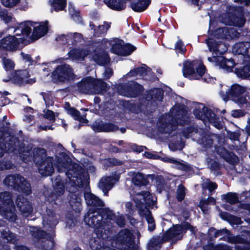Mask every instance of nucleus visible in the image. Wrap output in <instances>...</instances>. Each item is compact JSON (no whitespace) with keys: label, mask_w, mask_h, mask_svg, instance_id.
<instances>
[{"label":"nucleus","mask_w":250,"mask_h":250,"mask_svg":"<svg viewBox=\"0 0 250 250\" xmlns=\"http://www.w3.org/2000/svg\"><path fill=\"white\" fill-rule=\"evenodd\" d=\"M17 154L18 152L20 157L25 163L33 160L37 163L41 160L42 162L39 167V173L44 176H50L54 172L53 166V158L50 157L46 158V151L43 148H36L32 151L29 146H25L21 143L18 150L14 151Z\"/></svg>","instance_id":"obj_1"},{"label":"nucleus","mask_w":250,"mask_h":250,"mask_svg":"<svg viewBox=\"0 0 250 250\" xmlns=\"http://www.w3.org/2000/svg\"><path fill=\"white\" fill-rule=\"evenodd\" d=\"M113 215L111 211L103 209L102 212L94 211L90 209L85 215L84 221L86 225L95 229V231L98 236L104 238V234H107L110 226V220L113 219Z\"/></svg>","instance_id":"obj_2"},{"label":"nucleus","mask_w":250,"mask_h":250,"mask_svg":"<svg viewBox=\"0 0 250 250\" xmlns=\"http://www.w3.org/2000/svg\"><path fill=\"white\" fill-rule=\"evenodd\" d=\"M31 23L22 22L17 27L14 31V35L7 36L0 40V48L7 50L13 51L17 49L21 43H23L28 37ZM2 33L0 32V38Z\"/></svg>","instance_id":"obj_3"},{"label":"nucleus","mask_w":250,"mask_h":250,"mask_svg":"<svg viewBox=\"0 0 250 250\" xmlns=\"http://www.w3.org/2000/svg\"><path fill=\"white\" fill-rule=\"evenodd\" d=\"M132 198L139 209V213L142 217H145L148 224V229L153 231L155 229V224L151 213L146 206H152L155 204L154 198L148 191L137 192L133 195L131 194Z\"/></svg>","instance_id":"obj_4"},{"label":"nucleus","mask_w":250,"mask_h":250,"mask_svg":"<svg viewBox=\"0 0 250 250\" xmlns=\"http://www.w3.org/2000/svg\"><path fill=\"white\" fill-rule=\"evenodd\" d=\"M187 111L183 105H176L170 111V113L162 115L157 122L158 129L163 133H170L175 130L178 120L184 118Z\"/></svg>","instance_id":"obj_5"},{"label":"nucleus","mask_w":250,"mask_h":250,"mask_svg":"<svg viewBox=\"0 0 250 250\" xmlns=\"http://www.w3.org/2000/svg\"><path fill=\"white\" fill-rule=\"evenodd\" d=\"M57 167L59 172H64L69 179L66 182V188L69 192H74L77 187L82 185V172L78 169V166L72 165L68 163L59 162Z\"/></svg>","instance_id":"obj_6"},{"label":"nucleus","mask_w":250,"mask_h":250,"mask_svg":"<svg viewBox=\"0 0 250 250\" xmlns=\"http://www.w3.org/2000/svg\"><path fill=\"white\" fill-rule=\"evenodd\" d=\"M80 90L87 94H98L107 89V84L101 80L87 78L79 84Z\"/></svg>","instance_id":"obj_7"},{"label":"nucleus","mask_w":250,"mask_h":250,"mask_svg":"<svg viewBox=\"0 0 250 250\" xmlns=\"http://www.w3.org/2000/svg\"><path fill=\"white\" fill-rule=\"evenodd\" d=\"M29 230L33 236L39 239L36 243L37 247L43 250H51L53 249L54 242L52 235L34 227H30Z\"/></svg>","instance_id":"obj_8"},{"label":"nucleus","mask_w":250,"mask_h":250,"mask_svg":"<svg viewBox=\"0 0 250 250\" xmlns=\"http://www.w3.org/2000/svg\"><path fill=\"white\" fill-rule=\"evenodd\" d=\"M3 183L5 185L12 187L27 194L31 193L30 184L20 175H9L4 179Z\"/></svg>","instance_id":"obj_9"},{"label":"nucleus","mask_w":250,"mask_h":250,"mask_svg":"<svg viewBox=\"0 0 250 250\" xmlns=\"http://www.w3.org/2000/svg\"><path fill=\"white\" fill-rule=\"evenodd\" d=\"M194 114L197 118L203 121H205L206 119L208 120L210 123L212 124L218 129L222 127V124L219 121V119L216 118L215 114L202 104H198L197 108L194 110Z\"/></svg>","instance_id":"obj_10"},{"label":"nucleus","mask_w":250,"mask_h":250,"mask_svg":"<svg viewBox=\"0 0 250 250\" xmlns=\"http://www.w3.org/2000/svg\"><path fill=\"white\" fill-rule=\"evenodd\" d=\"M185 229H189L192 232L195 231L194 227L187 222L184 223L182 225H176L170 228L164 234V241H167L171 240L172 241H175L181 239Z\"/></svg>","instance_id":"obj_11"},{"label":"nucleus","mask_w":250,"mask_h":250,"mask_svg":"<svg viewBox=\"0 0 250 250\" xmlns=\"http://www.w3.org/2000/svg\"><path fill=\"white\" fill-rule=\"evenodd\" d=\"M19 145V142L16 138L0 131V157L3 156L5 150L9 153L16 151L15 147Z\"/></svg>","instance_id":"obj_12"},{"label":"nucleus","mask_w":250,"mask_h":250,"mask_svg":"<svg viewBox=\"0 0 250 250\" xmlns=\"http://www.w3.org/2000/svg\"><path fill=\"white\" fill-rule=\"evenodd\" d=\"M196 66L195 62L187 61L184 64L183 68V75L189 79H199L205 72V67L203 65H199L195 71Z\"/></svg>","instance_id":"obj_13"},{"label":"nucleus","mask_w":250,"mask_h":250,"mask_svg":"<svg viewBox=\"0 0 250 250\" xmlns=\"http://www.w3.org/2000/svg\"><path fill=\"white\" fill-rule=\"evenodd\" d=\"M109 43L112 45V52L118 55L127 56L135 49L134 46L118 39L109 42Z\"/></svg>","instance_id":"obj_14"},{"label":"nucleus","mask_w":250,"mask_h":250,"mask_svg":"<svg viewBox=\"0 0 250 250\" xmlns=\"http://www.w3.org/2000/svg\"><path fill=\"white\" fill-rule=\"evenodd\" d=\"M247 88L239 84H233L230 89L227 86L223 87L220 92V95L223 100L227 101L229 96H231L232 99L246 93Z\"/></svg>","instance_id":"obj_15"},{"label":"nucleus","mask_w":250,"mask_h":250,"mask_svg":"<svg viewBox=\"0 0 250 250\" xmlns=\"http://www.w3.org/2000/svg\"><path fill=\"white\" fill-rule=\"evenodd\" d=\"M54 79L60 82H63L72 78L73 76L72 69L68 64H62L58 66L52 73Z\"/></svg>","instance_id":"obj_16"},{"label":"nucleus","mask_w":250,"mask_h":250,"mask_svg":"<svg viewBox=\"0 0 250 250\" xmlns=\"http://www.w3.org/2000/svg\"><path fill=\"white\" fill-rule=\"evenodd\" d=\"M29 74L27 70H18L14 72V74H11L10 76L7 79H3L4 82H7L11 80L14 83L22 84L24 83H33L35 82L34 79H28Z\"/></svg>","instance_id":"obj_17"},{"label":"nucleus","mask_w":250,"mask_h":250,"mask_svg":"<svg viewBox=\"0 0 250 250\" xmlns=\"http://www.w3.org/2000/svg\"><path fill=\"white\" fill-rule=\"evenodd\" d=\"M24 22H30L31 23L30 30L28 34V37L31 33V31L33 29V31L31 36V38L33 40H37L46 34L48 31V21H46L44 22L41 23L38 25V23H33L31 21H27Z\"/></svg>","instance_id":"obj_18"},{"label":"nucleus","mask_w":250,"mask_h":250,"mask_svg":"<svg viewBox=\"0 0 250 250\" xmlns=\"http://www.w3.org/2000/svg\"><path fill=\"white\" fill-rule=\"evenodd\" d=\"M142 90V85L133 82L129 85H124L119 90V93L123 96L132 98L136 97Z\"/></svg>","instance_id":"obj_19"},{"label":"nucleus","mask_w":250,"mask_h":250,"mask_svg":"<svg viewBox=\"0 0 250 250\" xmlns=\"http://www.w3.org/2000/svg\"><path fill=\"white\" fill-rule=\"evenodd\" d=\"M232 51L235 54L241 55L244 57V60L246 62L250 61V42H243L235 44L232 48Z\"/></svg>","instance_id":"obj_20"},{"label":"nucleus","mask_w":250,"mask_h":250,"mask_svg":"<svg viewBox=\"0 0 250 250\" xmlns=\"http://www.w3.org/2000/svg\"><path fill=\"white\" fill-rule=\"evenodd\" d=\"M16 204L19 211L21 213L27 216L33 211V207L31 203L25 198L21 195H19L16 200Z\"/></svg>","instance_id":"obj_21"},{"label":"nucleus","mask_w":250,"mask_h":250,"mask_svg":"<svg viewBox=\"0 0 250 250\" xmlns=\"http://www.w3.org/2000/svg\"><path fill=\"white\" fill-rule=\"evenodd\" d=\"M118 240L125 245L124 250H134L132 234L129 230H121L118 234Z\"/></svg>","instance_id":"obj_22"},{"label":"nucleus","mask_w":250,"mask_h":250,"mask_svg":"<svg viewBox=\"0 0 250 250\" xmlns=\"http://www.w3.org/2000/svg\"><path fill=\"white\" fill-rule=\"evenodd\" d=\"M58 221L55 213L50 210H47V214L43 217L44 228L48 231L53 230Z\"/></svg>","instance_id":"obj_23"},{"label":"nucleus","mask_w":250,"mask_h":250,"mask_svg":"<svg viewBox=\"0 0 250 250\" xmlns=\"http://www.w3.org/2000/svg\"><path fill=\"white\" fill-rule=\"evenodd\" d=\"M118 180V177L115 176H107L101 179L99 183V187L104 192V195L113 187L114 184Z\"/></svg>","instance_id":"obj_24"},{"label":"nucleus","mask_w":250,"mask_h":250,"mask_svg":"<svg viewBox=\"0 0 250 250\" xmlns=\"http://www.w3.org/2000/svg\"><path fill=\"white\" fill-rule=\"evenodd\" d=\"M223 235H226V240L232 244H243L246 243V240L239 236H232L226 229L216 230L214 232V237H217Z\"/></svg>","instance_id":"obj_25"},{"label":"nucleus","mask_w":250,"mask_h":250,"mask_svg":"<svg viewBox=\"0 0 250 250\" xmlns=\"http://www.w3.org/2000/svg\"><path fill=\"white\" fill-rule=\"evenodd\" d=\"M208 48L211 52L216 55H221L227 49L226 46L220 41H216L213 38H208L206 40Z\"/></svg>","instance_id":"obj_26"},{"label":"nucleus","mask_w":250,"mask_h":250,"mask_svg":"<svg viewBox=\"0 0 250 250\" xmlns=\"http://www.w3.org/2000/svg\"><path fill=\"white\" fill-rule=\"evenodd\" d=\"M85 199L87 204L92 207H95L98 211L102 212L104 209H101L104 206V203L98 197L91 193H86L84 195Z\"/></svg>","instance_id":"obj_27"},{"label":"nucleus","mask_w":250,"mask_h":250,"mask_svg":"<svg viewBox=\"0 0 250 250\" xmlns=\"http://www.w3.org/2000/svg\"><path fill=\"white\" fill-rule=\"evenodd\" d=\"M233 16L230 13H228L224 14L222 16V22L226 24L233 25L238 27H242L244 25L246 22V20L245 19L237 18V19L238 20H239L240 21V22L238 23L233 21Z\"/></svg>","instance_id":"obj_28"},{"label":"nucleus","mask_w":250,"mask_h":250,"mask_svg":"<svg viewBox=\"0 0 250 250\" xmlns=\"http://www.w3.org/2000/svg\"><path fill=\"white\" fill-rule=\"evenodd\" d=\"M92 129L95 132H110L117 130L118 127L111 124H97L92 125Z\"/></svg>","instance_id":"obj_29"},{"label":"nucleus","mask_w":250,"mask_h":250,"mask_svg":"<svg viewBox=\"0 0 250 250\" xmlns=\"http://www.w3.org/2000/svg\"><path fill=\"white\" fill-rule=\"evenodd\" d=\"M163 98V92L160 89L155 88L149 91L146 96V100L150 102V104H152L153 102L156 103L157 102H160Z\"/></svg>","instance_id":"obj_30"},{"label":"nucleus","mask_w":250,"mask_h":250,"mask_svg":"<svg viewBox=\"0 0 250 250\" xmlns=\"http://www.w3.org/2000/svg\"><path fill=\"white\" fill-rule=\"evenodd\" d=\"M65 108L67 113L71 115L75 120L83 123H86L87 122L84 115H81L80 112L74 108L70 107L68 103L65 104Z\"/></svg>","instance_id":"obj_31"},{"label":"nucleus","mask_w":250,"mask_h":250,"mask_svg":"<svg viewBox=\"0 0 250 250\" xmlns=\"http://www.w3.org/2000/svg\"><path fill=\"white\" fill-rule=\"evenodd\" d=\"M219 66L227 71L229 72L235 65V62L232 59H226L223 56H219Z\"/></svg>","instance_id":"obj_32"},{"label":"nucleus","mask_w":250,"mask_h":250,"mask_svg":"<svg viewBox=\"0 0 250 250\" xmlns=\"http://www.w3.org/2000/svg\"><path fill=\"white\" fill-rule=\"evenodd\" d=\"M132 176V182L137 186H145L147 184V180L141 173H130Z\"/></svg>","instance_id":"obj_33"},{"label":"nucleus","mask_w":250,"mask_h":250,"mask_svg":"<svg viewBox=\"0 0 250 250\" xmlns=\"http://www.w3.org/2000/svg\"><path fill=\"white\" fill-rule=\"evenodd\" d=\"M88 54L86 50L79 49H72L68 53L69 57L72 60H83Z\"/></svg>","instance_id":"obj_34"},{"label":"nucleus","mask_w":250,"mask_h":250,"mask_svg":"<svg viewBox=\"0 0 250 250\" xmlns=\"http://www.w3.org/2000/svg\"><path fill=\"white\" fill-rule=\"evenodd\" d=\"M104 2L107 6L115 10H122L125 7V1L122 0H104Z\"/></svg>","instance_id":"obj_35"},{"label":"nucleus","mask_w":250,"mask_h":250,"mask_svg":"<svg viewBox=\"0 0 250 250\" xmlns=\"http://www.w3.org/2000/svg\"><path fill=\"white\" fill-rule=\"evenodd\" d=\"M217 139V137L215 135H206L198 140V142L199 144L203 145L206 148H210L212 146L213 141Z\"/></svg>","instance_id":"obj_36"},{"label":"nucleus","mask_w":250,"mask_h":250,"mask_svg":"<svg viewBox=\"0 0 250 250\" xmlns=\"http://www.w3.org/2000/svg\"><path fill=\"white\" fill-rule=\"evenodd\" d=\"M151 2V0H138L131 4L132 9L136 12H142L146 10Z\"/></svg>","instance_id":"obj_37"},{"label":"nucleus","mask_w":250,"mask_h":250,"mask_svg":"<svg viewBox=\"0 0 250 250\" xmlns=\"http://www.w3.org/2000/svg\"><path fill=\"white\" fill-rule=\"evenodd\" d=\"M51 10L53 9L58 12L63 10L65 7L66 4V0H49Z\"/></svg>","instance_id":"obj_38"},{"label":"nucleus","mask_w":250,"mask_h":250,"mask_svg":"<svg viewBox=\"0 0 250 250\" xmlns=\"http://www.w3.org/2000/svg\"><path fill=\"white\" fill-rule=\"evenodd\" d=\"M166 241H164L163 237L162 238L160 237L153 238L149 241L148 249L149 250H159L162 244Z\"/></svg>","instance_id":"obj_39"},{"label":"nucleus","mask_w":250,"mask_h":250,"mask_svg":"<svg viewBox=\"0 0 250 250\" xmlns=\"http://www.w3.org/2000/svg\"><path fill=\"white\" fill-rule=\"evenodd\" d=\"M93 58L94 61L100 65H104L109 62L108 55L105 52L95 55Z\"/></svg>","instance_id":"obj_40"},{"label":"nucleus","mask_w":250,"mask_h":250,"mask_svg":"<svg viewBox=\"0 0 250 250\" xmlns=\"http://www.w3.org/2000/svg\"><path fill=\"white\" fill-rule=\"evenodd\" d=\"M89 26L91 29L94 31V34L99 36L100 34L105 33L110 27V24L107 22H104V25H99L96 29L95 28V25L90 23Z\"/></svg>","instance_id":"obj_41"},{"label":"nucleus","mask_w":250,"mask_h":250,"mask_svg":"<svg viewBox=\"0 0 250 250\" xmlns=\"http://www.w3.org/2000/svg\"><path fill=\"white\" fill-rule=\"evenodd\" d=\"M1 236L8 242L13 243H16L18 240V238L16 235L9 230H3L1 231Z\"/></svg>","instance_id":"obj_42"},{"label":"nucleus","mask_w":250,"mask_h":250,"mask_svg":"<svg viewBox=\"0 0 250 250\" xmlns=\"http://www.w3.org/2000/svg\"><path fill=\"white\" fill-rule=\"evenodd\" d=\"M235 73L239 77L249 78L250 80V68L248 66H245L243 68L236 69Z\"/></svg>","instance_id":"obj_43"},{"label":"nucleus","mask_w":250,"mask_h":250,"mask_svg":"<svg viewBox=\"0 0 250 250\" xmlns=\"http://www.w3.org/2000/svg\"><path fill=\"white\" fill-rule=\"evenodd\" d=\"M250 98L247 95V91L244 94L233 99V101L240 105L247 104Z\"/></svg>","instance_id":"obj_44"},{"label":"nucleus","mask_w":250,"mask_h":250,"mask_svg":"<svg viewBox=\"0 0 250 250\" xmlns=\"http://www.w3.org/2000/svg\"><path fill=\"white\" fill-rule=\"evenodd\" d=\"M222 197L228 203L233 204L238 201V198L235 193H229L226 195H223Z\"/></svg>","instance_id":"obj_45"},{"label":"nucleus","mask_w":250,"mask_h":250,"mask_svg":"<svg viewBox=\"0 0 250 250\" xmlns=\"http://www.w3.org/2000/svg\"><path fill=\"white\" fill-rule=\"evenodd\" d=\"M227 32H228V27H224L221 28H219L215 31L214 36L216 39H226V36L225 34L227 33Z\"/></svg>","instance_id":"obj_46"},{"label":"nucleus","mask_w":250,"mask_h":250,"mask_svg":"<svg viewBox=\"0 0 250 250\" xmlns=\"http://www.w3.org/2000/svg\"><path fill=\"white\" fill-rule=\"evenodd\" d=\"M68 10L70 15L75 21H80V18L79 16V12L75 10L74 5L71 2L69 3Z\"/></svg>","instance_id":"obj_47"},{"label":"nucleus","mask_w":250,"mask_h":250,"mask_svg":"<svg viewBox=\"0 0 250 250\" xmlns=\"http://www.w3.org/2000/svg\"><path fill=\"white\" fill-rule=\"evenodd\" d=\"M202 188L204 189H208L210 191H212L217 187L216 183L210 182L209 180L207 179L202 184Z\"/></svg>","instance_id":"obj_48"},{"label":"nucleus","mask_w":250,"mask_h":250,"mask_svg":"<svg viewBox=\"0 0 250 250\" xmlns=\"http://www.w3.org/2000/svg\"><path fill=\"white\" fill-rule=\"evenodd\" d=\"M2 62L4 67L7 71H10L14 68L15 63L11 60L3 58Z\"/></svg>","instance_id":"obj_49"},{"label":"nucleus","mask_w":250,"mask_h":250,"mask_svg":"<svg viewBox=\"0 0 250 250\" xmlns=\"http://www.w3.org/2000/svg\"><path fill=\"white\" fill-rule=\"evenodd\" d=\"M226 36V39H233L235 38H238L240 36V33H238L234 28H229L228 32L225 34Z\"/></svg>","instance_id":"obj_50"},{"label":"nucleus","mask_w":250,"mask_h":250,"mask_svg":"<svg viewBox=\"0 0 250 250\" xmlns=\"http://www.w3.org/2000/svg\"><path fill=\"white\" fill-rule=\"evenodd\" d=\"M54 190L55 193H56L58 196H60L62 194L64 190V188L63 184L59 181L56 182L54 185Z\"/></svg>","instance_id":"obj_51"},{"label":"nucleus","mask_w":250,"mask_h":250,"mask_svg":"<svg viewBox=\"0 0 250 250\" xmlns=\"http://www.w3.org/2000/svg\"><path fill=\"white\" fill-rule=\"evenodd\" d=\"M185 188L184 187L180 185L178 187L177 190V198L179 201H182L184 199L185 196Z\"/></svg>","instance_id":"obj_52"},{"label":"nucleus","mask_w":250,"mask_h":250,"mask_svg":"<svg viewBox=\"0 0 250 250\" xmlns=\"http://www.w3.org/2000/svg\"><path fill=\"white\" fill-rule=\"evenodd\" d=\"M68 35V34H62L61 35H58L56 38V40L60 43L65 44L70 41V39L68 36H67Z\"/></svg>","instance_id":"obj_53"},{"label":"nucleus","mask_w":250,"mask_h":250,"mask_svg":"<svg viewBox=\"0 0 250 250\" xmlns=\"http://www.w3.org/2000/svg\"><path fill=\"white\" fill-rule=\"evenodd\" d=\"M43 100L47 106L52 105L53 104V98L49 93H42Z\"/></svg>","instance_id":"obj_54"},{"label":"nucleus","mask_w":250,"mask_h":250,"mask_svg":"<svg viewBox=\"0 0 250 250\" xmlns=\"http://www.w3.org/2000/svg\"><path fill=\"white\" fill-rule=\"evenodd\" d=\"M69 38L70 40H71V43L72 44L80 42L82 38V36L81 34L75 33L74 34H69L67 36Z\"/></svg>","instance_id":"obj_55"},{"label":"nucleus","mask_w":250,"mask_h":250,"mask_svg":"<svg viewBox=\"0 0 250 250\" xmlns=\"http://www.w3.org/2000/svg\"><path fill=\"white\" fill-rule=\"evenodd\" d=\"M58 113L55 114L51 110H47L44 115V117L52 122L55 120V117L58 116Z\"/></svg>","instance_id":"obj_56"},{"label":"nucleus","mask_w":250,"mask_h":250,"mask_svg":"<svg viewBox=\"0 0 250 250\" xmlns=\"http://www.w3.org/2000/svg\"><path fill=\"white\" fill-rule=\"evenodd\" d=\"M136 71L138 76H144L148 74L150 69L148 68L146 65L142 66L141 67L137 68Z\"/></svg>","instance_id":"obj_57"},{"label":"nucleus","mask_w":250,"mask_h":250,"mask_svg":"<svg viewBox=\"0 0 250 250\" xmlns=\"http://www.w3.org/2000/svg\"><path fill=\"white\" fill-rule=\"evenodd\" d=\"M13 166V164L9 161H0V171L11 169Z\"/></svg>","instance_id":"obj_58"},{"label":"nucleus","mask_w":250,"mask_h":250,"mask_svg":"<svg viewBox=\"0 0 250 250\" xmlns=\"http://www.w3.org/2000/svg\"><path fill=\"white\" fill-rule=\"evenodd\" d=\"M20 0H1L2 4L5 7H11L19 3Z\"/></svg>","instance_id":"obj_59"},{"label":"nucleus","mask_w":250,"mask_h":250,"mask_svg":"<svg viewBox=\"0 0 250 250\" xmlns=\"http://www.w3.org/2000/svg\"><path fill=\"white\" fill-rule=\"evenodd\" d=\"M1 20L6 23L10 22L12 19L11 15L7 12H3L0 15Z\"/></svg>","instance_id":"obj_60"},{"label":"nucleus","mask_w":250,"mask_h":250,"mask_svg":"<svg viewBox=\"0 0 250 250\" xmlns=\"http://www.w3.org/2000/svg\"><path fill=\"white\" fill-rule=\"evenodd\" d=\"M161 159L165 162L173 163L177 165H181V163L179 161L172 157H165L161 158Z\"/></svg>","instance_id":"obj_61"},{"label":"nucleus","mask_w":250,"mask_h":250,"mask_svg":"<svg viewBox=\"0 0 250 250\" xmlns=\"http://www.w3.org/2000/svg\"><path fill=\"white\" fill-rule=\"evenodd\" d=\"M246 112L242 110H233L231 111V115L234 118H239L245 115Z\"/></svg>","instance_id":"obj_62"},{"label":"nucleus","mask_w":250,"mask_h":250,"mask_svg":"<svg viewBox=\"0 0 250 250\" xmlns=\"http://www.w3.org/2000/svg\"><path fill=\"white\" fill-rule=\"evenodd\" d=\"M175 48L178 51V52L181 53H183L185 51V48L182 42L180 41H178L176 43Z\"/></svg>","instance_id":"obj_63"},{"label":"nucleus","mask_w":250,"mask_h":250,"mask_svg":"<svg viewBox=\"0 0 250 250\" xmlns=\"http://www.w3.org/2000/svg\"><path fill=\"white\" fill-rule=\"evenodd\" d=\"M211 250H231V248L227 245H219L211 247Z\"/></svg>","instance_id":"obj_64"}]
</instances>
